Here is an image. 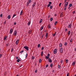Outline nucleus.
<instances>
[{
  "label": "nucleus",
  "mask_w": 76,
  "mask_h": 76,
  "mask_svg": "<svg viewBox=\"0 0 76 76\" xmlns=\"http://www.w3.org/2000/svg\"><path fill=\"white\" fill-rule=\"evenodd\" d=\"M24 48H25V49H26L27 51H29V48L28 46H25L24 47Z\"/></svg>",
  "instance_id": "f257e3e1"
},
{
  "label": "nucleus",
  "mask_w": 76,
  "mask_h": 76,
  "mask_svg": "<svg viewBox=\"0 0 76 76\" xmlns=\"http://www.w3.org/2000/svg\"><path fill=\"white\" fill-rule=\"evenodd\" d=\"M60 51L61 53H62L63 52V49L62 48H61L60 49Z\"/></svg>",
  "instance_id": "f03ea898"
},
{
  "label": "nucleus",
  "mask_w": 76,
  "mask_h": 76,
  "mask_svg": "<svg viewBox=\"0 0 76 76\" xmlns=\"http://www.w3.org/2000/svg\"><path fill=\"white\" fill-rule=\"evenodd\" d=\"M51 4H52V2H49V4L48 5L47 7H50V6H51Z\"/></svg>",
  "instance_id": "7ed1b4c3"
},
{
  "label": "nucleus",
  "mask_w": 76,
  "mask_h": 76,
  "mask_svg": "<svg viewBox=\"0 0 76 76\" xmlns=\"http://www.w3.org/2000/svg\"><path fill=\"white\" fill-rule=\"evenodd\" d=\"M49 57H50V54H48L47 55V56H46V59H48L49 58Z\"/></svg>",
  "instance_id": "20e7f679"
},
{
  "label": "nucleus",
  "mask_w": 76,
  "mask_h": 76,
  "mask_svg": "<svg viewBox=\"0 0 76 76\" xmlns=\"http://www.w3.org/2000/svg\"><path fill=\"white\" fill-rule=\"evenodd\" d=\"M69 4V2H66L64 5V7H67V5H68V4Z\"/></svg>",
  "instance_id": "39448f33"
},
{
  "label": "nucleus",
  "mask_w": 76,
  "mask_h": 76,
  "mask_svg": "<svg viewBox=\"0 0 76 76\" xmlns=\"http://www.w3.org/2000/svg\"><path fill=\"white\" fill-rule=\"evenodd\" d=\"M48 61L49 62V63H52V60L50 58H49L48 59Z\"/></svg>",
  "instance_id": "423d86ee"
},
{
  "label": "nucleus",
  "mask_w": 76,
  "mask_h": 76,
  "mask_svg": "<svg viewBox=\"0 0 76 76\" xmlns=\"http://www.w3.org/2000/svg\"><path fill=\"white\" fill-rule=\"evenodd\" d=\"M17 35V31H15L14 33V36H16Z\"/></svg>",
  "instance_id": "0eeeda50"
},
{
  "label": "nucleus",
  "mask_w": 76,
  "mask_h": 76,
  "mask_svg": "<svg viewBox=\"0 0 76 76\" xmlns=\"http://www.w3.org/2000/svg\"><path fill=\"white\" fill-rule=\"evenodd\" d=\"M57 49H55L53 51V53L54 54H56L57 53Z\"/></svg>",
  "instance_id": "6e6552de"
},
{
  "label": "nucleus",
  "mask_w": 76,
  "mask_h": 76,
  "mask_svg": "<svg viewBox=\"0 0 76 76\" xmlns=\"http://www.w3.org/2000/svg\"><path fill=\"white\" fill-rule=\"evenodd\" d=\"M12 32H13V29L11 28L10 30V33L11 34H12Z\"/></svg>",
  "instance_id": "1a4fd4ad"
},
{
  "label": "nucleus",
  "mask_w": 76,
  "mask_h": 76,
  "mask_svg": "<svg viewBox=\"0 0 76 76\" xmlns=\"http://www.w3.org/2000/svg\"><path fill=\"white\" fill-rule=\"evenodd\" d=\"M31 22L30 21H29L28 22V26H29L30 24H31Z\"/></svg>",
  "instance_id": "9d476101"
},
{
  "label": "nucleus",
  "mask_w": 76,
  "mask_h": 76,
  "mask_svg": "<svg viewBox=\"0 0 76 76\" xmlns=\"http://www.w3.org/2000/svg\"><path fill=\"white\" fill-rule=\"evenodd\" d=\"M48 29H50V28H51V26L50 25V24H48Z\"/></svg>",
  "instance_id": "9b49d317"
},
{
  "label": "nucleus",
  "mask_w": 76,
  "mask_h": 76,
  "mask_svg": "<svg viewBox=\"0 0 76 76\" xmlns=\"http://www.w3.org/2000/svg\"><path fill=\"white\" fill-rule=\"evenodd\" d=\"M21 61L20 60V59H19V58H18V60H17V61L18 63H19V61Z\"/></svg>",
  "instance_id": "f8f14e48"
},
{
  "label": "nucleus",
  "mask_w": 76,
  "mask_h": 76,
  "mask_svg": "<svg viewBox=\"0 0 76 76\" xmlns=\"http://www.w3.org/2000/svg\"><path fill=\"white\" fill-rule=\"evenodd\" d=\"M71 27H72V24H69V26H68V28H71Z\"/></svg>",
  "instance_id": "ddd939ff"
},
{
  "label": "nucleus",
  "mask_w": 76,
  "mask_h": 76,
  "mask_svg": "<svg viewBox=\"0 0 76 76\" xmlns=\"http://www.w3.org/2000/svg\"><path fill=\"white\" fill-rule=\"evenodd\" d=\"M75 64H76V62L75 61L72 63V65H73V66H75Z\"/></svg>",
  "instance_id": "4468645a"
},
{
  "label": "nucleus",
  "mask_w": 76,
  "mask_h": 76,
  "mask_svg": "<svg viewBox=\"0 0 76 76\" xmlns=\"http://www.w3.org/2000/svg\"><path fill=\"white\" fill-rule=\"evenodd\" d=\"M28 32V34H31L32 33V30H29V31Z\"/></svg>",
  "instance_id": "2eb2a0df"
},
{
  "label": "nucleus",
  "mask_w": 76,
  "mask_h": 76,
  "mask_svg": "<svg viewBox=\"0 0 76 76\" xmlns=\"http://www.w3.org/2000/svg\"><path fill=\"white\" fill-rule=\"evenodd\" d=\"M36 3H35V2H34V3H33V5H32V7H34V6H35V4H36Z\"/></svg>",
  "instance_id": "dca6fc26"
},
{
  "label": "nucleus",
  "mask_w": 76,
  "mask_h": 76,
  "mask_svg": "<svg viewBox=\"0 0 76 76\" xmlns=\"http://www.w3.org/2000/svg\"><path fill=\"white\" fill-rule=\"evenodd\" d=\"M56 33L57 32H55V33L54 34H52V36H53V37H54V36L56 35Z\"/></svg>",
  "instance_id": "f3484780"
},
{
  "label": "nucleus",
  "mask_w": 76,
  "mask_h": 76,
  "mask_svg": "<svg viewBox=\"0 0 76 76\" xmlns=\"http://www.w3.org/2000/svg\"><path fill=\"white\" fill-rule=\"evenodd\" d=\"M59 45L60 47H62V45H63L61 44V43H59Z\"/></svg>",
  "instance_id": "a211bd4d"
},
{
  "label": "nucleus",
  "mask_w": 76,
  "mask_h": 76,
  "mask_svg": "<svg viewBox=\"0 0 76 76\" xmlns=\"http://www.w3.org/2000/svg\"><path fill=\"white\" fill-rule=\"evenodd\" d=\"M7 38V36H5L4 37V39L5 41Z\"/></svg>",
  "instance_id": "6ab92c4d"
},
{
  "label": "nucleus",
  "mask_w": 76,
  "mask_h": 76,
  "mask_svg": "<svg viewBox=\"0 0 76 76\" xmlns=\"http://www.w3.org/2000/svg\"><path fill=\"white\" fill-rule=\"evenodd\" d=\"M43 28H44V27L43 26H42L40 28V31H42V30L43 29Z\"/></svg>",
  "instance_id": "aec40b11"
},
{
  "label": "nucleus",
  "mask_w": 76,
  "mask_h": 76,
  "mask_svg": "<svg viewBox=\"0 0 76 76\" xmlns=\"http://www.w3.org/2000/svg\"><path fill=\"white\" fill-rule=\"evenodd\" d=\"M15 16H16V15L15 14H14L12 17V19H13V18Z\"/></svg>",
  "instance_id": "412c9836"
},
{
  "label": "nucleus",
  "mask_w": 76,
  "mask_h": 76,
  "mask_svg": "<svg viewBox=\"0 0 76 76\" xmlns=\"http://www.w3.org/2000/svg\"><path fill=\"white\" fill-rule=\"evenodd\" d=\"M8 18L9 19H10V15H9L8 16Z\"/></svg>",
  "instance_id": "4be33fe9"
},
{
  "label": "nucleus",
  "mask_w": 76,
  "mask_h": 76,
  "mask_svg": "<svg viewBox=\"0 0 76 76\" xmlns=\"http://www.w3.org/2000/svg\"><path fill=\"white\" fill-rule=\"evenodd\" d=\"M69 6L70 7H72V4H69Z\"/></svg>",
  "instance_id": "5701e85b"
},
{
  "label": "nucleus",
  "mask_w": 76,
  "mask_h": 76,
  "mask_svg": "<svg viewBox=\"0 0 76 76\" xmlns=\"http://www.w3.org/2000/svg\"><path fill=\"white\" fill-rule=\"evenodd\" d=\"M68 34H69V35H70V31H69Z\"/></svg>",
  "instance_id": "b1692460"
},
{
  "label": "nucleus",
  "mask_w": 76,
  "mask_h": 76,
  "mask_svg": "<svg viewBox=\"0 0 76 76\" xmlns=\"http://www.w3.org/2000/svg\"><path fill=\"white\" fill-rule=\"evenodd\" d=\"M43 54H44V53L43 51H42L41 53V56H42V55H43Z\"/></svg>",
  "instance_id": "393cba45"
},
{
  "label": "nucleus",
  "mask_w": 76,
  "mask_h": 76,
  "mask_svg": "<svg viewBox=\"0 0 76 76\" xmlns=\"http://www.w3.org/2000/svg\"><path fill=\"white\" fill-rule=\"evenodd\" d=\"M58 22L57 21H56L55 23V25H57V24Z\"/></svg>",
  "instance_id": "a878e982"
},
{
  "label": "nucleus",
  "mask_w": 76,
  "mask_h": 76,
  "mask_svg": "<svg viewBox=\"0 0 76 76\" xmlns=\"http://www.w3.org/2000/svg\"><path fill=\"white\" fill-rule=\"evenodd\" d=\"M42 19H41L39 21V22L40 23H42Z\"/></svg>",
  "instance_id": "bb28decb"
},
{
  "label": "nucleus",
  "mask_w": 76,
  "mask_h": 76,
  "mask_svg": "<svg viewBox=\"0 0 76 76\" xmlns=\"http://www.w3.org/2000/svg\"><path fill=\"white\" fill-rule=\"evenodd\" d=\"M67 42H65L64 44V45L65 46H67Z\"/></svg>",
  "instance_id": "cd10ccee"
},
{
  "label": "nucleus",
  "mask_w": 76,
  "mask_h": 76,
  "mask_svg": "<svg viewBox=\"0 0 76 76\" xmlns=\"http://www.w3.org/2000/svg\"><path fill=\"white\" fill-rule=\"evenodd\" d=\"M41 61H42V59H40L39 60V63H41Z\"/></svg>",
  "instance_id": "c85d7f7f"
},
{
  "label": "nucleus",
  "mask_w": 76,
  "mask_h": 76,
  "mask_svg": "<svg viewBox=\"0 0 76 76\" xmlns=\"http://www.w3.org/2000/svg\"><path fill=\"white\" fill-rule=\"evenodd\" d=\"M50 21H53V18H50Z\"/></svg>",
  "instance_id": "c756f323"
},
{
  "label": "nucleus",
  "mask_w": 76,
  "mask_h": 76,
  "mask_svg": "<svg viewBox=\"0 0 76 76\" xmlns=\"http://www.w3.org/2000/svg\"><path fill=\"white\" fill-rule=\"evenodd\" d=\"M73 35V31H72L71 32V36H72Z\"/></svg>",
  "instance_id": "7c9ffc66"
},
{
  "label": "nucleus",
  "mask_w": 76,
  "mask_h": 76,
  "mask_svg": "<svg viewBox=\"0 0 76 76\" xmlns=\"http://www.w3.org/2000/svg\"><path fill=\"white\" fill-rule=\"evenodd\" d=\"M50 67H53V64H51L50 65Z\"/></svg>",
  "instance_id": "2f4dec72"
},
{
  "label": "nucleus",
  "mask_w": 76,
  "mask_h": 76,
  "mask_svg": "<svg viewBox=\"0 0 76 76\" xmlns=\"http://www.w3.org/2000/svg\"><path fill=\"white\" fill-rule=\"evenodd\" d=\"M44 34H42V36H41L42 39V38H43L44 37Z\"/></svg>",
  "instance_id": "473e14b6"
},
{
  "label": "nucleus",
  "mask_w": 76,
  "mask_h": 76,
  "mask_svg": "<svg viewBox=\"0 0 76 76\" xmlns=\"http://www.w3.org/2000/svg\"><path fill=\"white\" fill-rule=\"evenodd\" d=\"M37 47L38 48H39L40 47V44H39L37 45Z\"/></svg>",
  "instance_id": "72a5a7b5"
},
{
  "label": "nucleus",
  "mask_w": 76,
  "mask_h": 76,
  "mask_svg": "<svg viewBox=\"0 0 76 76\" xmlns=\"http://www.w3.org/2000/svg\"><path fill=\"white\" fill-rule=\"evenodd\" d=\"M45 36L46 37V38H47V36H48V33H46V34Z\"/></svg>",
  "instance_id": "f704fd0d"
},
{
  "label": "nucleus",
  "mask_w": 76,
  "mask_h": 76,
  "mask_svg": "<svg viewBox=\"0 0 76 76\" xmlns=\"http://www.w3.org/2000/svg\"><path fill=\"white\" fill-rule=\"evenodd\" d=\"M24 51L23 50H22L20 52V53H22Z\"/></svg>",
  "instance_id": "c9c22d12"
},
{
  "label": "nucleus",
  "mask_w": 76,
  "mask_h": 76,
  "mask_svg": "<svg viewBox=\"0 0 76 76\" xmlns=\"http://www.w3.org/2000/svg\"><path fill=\"white\" fill-rule=\"evenodd\" d=\"M63 13L62 12L61 15H60V17H62V16H62V15H63Z\"/></svg>",
  "instance_id": "e433bc0d"
},
{
  "label": "nucleus",
  "mask_w": 76,
  "mask_h": 76,
  "mask_svg": "<svg viewBox=\"0 0 76 76\" xmlns=\"http://www.w3.org/2000/svg\"><path fill=\"white\" fill-rule=\"evenodd\" d=\"M58 67L59 69H60V68H61V66H60L59 65H58Z\"/></svg>",
  "instance_id": "4c0bfd02"
},
{
  "label": "nucleus",
  "mask_w": 76,
  "mask_h": 76,
  "mask_svg": "<svg viewBox=\"0 0 76 76\" xmlns=\"http://www.w3.org/2000/svg\"><path fill=\"white\" fill-rule=\"evenodd\" d=\"M2 16H3V14H1L0 15V17H1V18H2Z\"/></svg>",
  "instance_id": "58836bf2"
},
{
  "label": "nucleus",
  "mask_w": 76,
  "mask_h": 76,
  "mask_svg": "<svg viewBox=\"0 0 76 76\" xmlns=\"http://www.w3.org/2000/svg\"><path fill=\"white\" fill-rule=\"evenodd\" d=\"M31 0H29L28 1V3H31Z\"/></svg>",
  "instance_id": "ea45409f"
},
{
  "label": "nucleus",
  "mask_w": 76,
  "mask_h": 76,
  "mask_svg": "<svg viewBox=\"0 0 76 76\" xmlns=\"http://www.w3.org/2000/svg\"><path fill=\"white\" fill-rule=\"evenodd\" d=\"M62 3H60L59 4V6L60 7H61V4Z\"/></svg>",
  "instance_id": "a19ab883"
},
{
  "label": "nucleus",
  "mask_w": 76,
  "mask_h": 76,
  "mask_svg": "<svg viewBox=\"0 0 76 76\" xmlns=\"http://www.w3.org/2000/svg\"><path fill=\"white\" fill-rule=\"evenodd\" d=\"M29 3L28 2H27V5L26 6H28V5H29Z\"/></svg>",
  "instance_id": "79ce46f5"
},
{
  "label": "nucleus",
  "mask_w": 76,
  "mask_h": 76,
  "mask_svg": "<svg viewBox=\"0 0 76 76\" xmlns=\"http://www.w3.org/2000/svg\"><path fill=\"white\" fill-rule=\"evenodd\" d=\"M50 9H52V8H53V6H51L50 7Z\"/></svg>",
  "instance_id": "37998d69"
},
{
  "label": "nucleus",
  "mask_w": 76,
  "mask_h": 76,
  "mask_svg": "<svg viewBox=\"0 0 76 76\" xmlns=\"http://www.w3.org/2000/svg\"><path fill=\"white\" fill-rule=\"evenodd\" d=\"M34 58H35V57H34V56H32V59L33 60V59H34Z\"/></svg>",
  "instance_id": "c03bdc74"
},
{
  "label": "nucleus",
  "mask_w": 76,
  "mask_h": 76,
  "mask_svg": "<svg viewBox=\"0 0 76 76\" xmlns=\"http://www.w3.org/2000/svg\"><path fill=\"white\" fill-rule=\"evenodd\" d=\"M15 44L16 45H18V42L17 41H16L15 42Z\"/></svg>",
  "instance_id": "a18cd8bd"
},
{
  "label": "nucleus",
  "mask_w": 76,
  "mask_h": 76,
  "mask_svg": "<svg viewBox=\"0 0 76 76\" xmlns=\"http://www.w3.org/2000/svg\"><path fill=\"white\" fill-rule=\"evenodd\" d=\"M14 58V57L13 56H12L11 58V60H13Z\"/></svg>",
  "instance_id": "49530a36"
},
{
  "label": "nucleus",
  "mask_w": 76,
  "mask_h": 76,
  "mask_svg": "<svg viewBox=\"0 0 76 76\" xmlns=\"http://www.w3.org/2000/svg\"><path fill=\"white\" fill-rule=\"evenodd\" d=\"M66 63H67V61H68V59H66L65 61Z\"/></svg>",
  "instance_id": "de8ad7c7"
},
{
  "label": "nucleus",
  "mask_w": 76,
  "mask_h": 76,
  "mask_svg": "<svg viewBox=\"0 0 76 76\" xmlns=\"http://www.w3.org/2000/svg\"><path fill=\"white\" fill-rule=\"evenodd\" d=\"M44 47H42L41 48L42 50H44Z\"/></svg>",
  "instance_id": "09e8293b"
},
{
  "label": "nucleus",
  "mask_w": 76,
  "mask_h": 76,
  "mask_svg": "<svg viewBox=\"0 0 76 76\" xmlns=\"http://www.w3.org/2000/svg\"><path fill=\"white\" fill-rule=\"evenodd\" d=\"M66 76H69V73H68L67 74V75Z\"/></svg>",
  "instance_id": "8fccbe9b"
},
{
  "label": "nucleus",
  "mask_w": 76,
  "mask_h": 76,
  "mask_svg": "<svg viewBox=\"0 0 76 76\" xmlns=\"http://www.w3.org/2000/svg\"><path fill=\"white\" fill-rule=\"evenodd\" d=\"M66 1H67V0H65L64 1V3H66Z\"/></svg>",
  "instance_id": "3c124183"
},
{
  "label": "nucleus",
  "mask_w": 76,
  "mask_h": 76,
  "mask_svg": "<svg viewBox=\"0 0 76 76\" xmlns=\"http://www.w3.org/2000/svg\"><path fill=\"white\" fill-rule=\"evenodd\" d=\"M72 13H73V14H75V11H74Z\"/></svg>",
  "instance_id": "603ef678"
},
{
  "label": "nucleus",
  "mask_w": 76,
  "mask_h": 76,
  "mask_svg": "<svg viewBox=\"0 0 76 76\" xmlns=\"http://www.w3.org/2000/svg\"><path fill=\"white\" fill-rule=\"evenodd\" d=\"M35 73H37V70H35Z\"/></svg>",
  "instance_id": "864d4df0"
},
{
  "label": "nucleus",
  "mask_w": 76,
  "mask_h": 76,
  "mask_svg": "<svg viewBox=\"0 0 76 76\" xmlns=\"http://www.w3.org/2000/svg\"><path fill=\"white\" fill-rule=\"evenodd\" d=\"M48 66V64H47L46 66V67H47Z\"/></svg>",
  "instance_id": "5fc2aeb1"
},
{
  "label": "nucleus",
  "mask_w": 76,
  "mask_h": 76,
  "mask_svg": "<svg viewBox=\"0 0 76 76\" xmlns=\"http://www.w3.org/2000/svg\"><path fill=\"white\" fill-rule=\"evenodd\" d=\"M13 51V48H12L11 51Z\"/></svg>",
  "instance_id": "6e6d98bb"
},
{
  "label": "nucleus",
  "mask_w": 76,
  "mask_h": 76,
  "mask_svg": "<svg viewBox=\"0 0 76 76\" xmlns=\"http://www.w3.org/2000/svg\"><path fill=\"white\" fill-rule=\"evenodd\" d=\"M70 42L71 43L72 42H73V41L71 40H70Z\"/></svg>",
  "instance_id": "4d7b16f0"
},
{
  "label": "nucleus",
  "mask_w": 76,
  "mask_h": 76,
  "mask_svg": "<svg viewBox=\"0 0 76 76\" xmlns=\"http://www.w3.org/2000/svg\"><path fill=\"white\" fill-rule=\"evenodd\" d=\"M67 31V29L66 28L65 30V32H66V31Z\"/></svg>",
  "instance_id": "13d9d810"
},
{
  "label": "nucleus",
  "mask_w": 76,
  "mask_h": 76,
  "mask_svg": "<svg viewBox=\"0 0 76 76\" xmlns=\"http://www.w3.org/2000/svg\"><path fill=\"white\" fill-rule=\"evenodd\" d=\"M60 62L61 63H62V62H63V60H61Z\"/></svg>",
  "instance_id": "bf43d9fd"
},
{
  "label": "nucleus",
  "mask_w": 76,
  "mask_h": 76,
  "mask_svg": "<svg viewBox=\"0 0 76 76\" xmlns=\"http://www.w3.org/2000/svg\"><path fill=\"white\" fill-rule=\"evenodd\" d=\"M28 56V54H26V57H27V56Z\"/></svg>",
  "instance_id": "052dcab7"
},
{
  "label": "nucleus",
  "mask_w": 76,
  "mask_h": 76,
  "mask_svg": "<svg viewBox=\"0 0 76 76\" xmlns=\"http://www.w3.org/2000/svg\"><path fill=\"white\" fill-rule=\"evenodd\" d=\"M6 21H5L4 22V24L5 25V24H6Z\"/></svg>",
  "instance_id": "680f3d73"
},
{
  "label": "nucleus",
  "mask_w": 76,
  "mask_h": 76,
  "mask_svg": "<svg viewBox=\"0 0 76 76\" xmlns=\"http://www.w3.org/2000/svg\"><path fill=\"white\" fill-rule=\"evenodd\" d=\"M1 54H0V58H1Z\"/></svg>",
  "instance_id": "e2e57ef3"
},
{
  "label": "nucleus",
  "mask_w": 76,
  "mask_h": 76,
  "mask_svg": "<svg viewBox=\"0 0 76 76\" xmlns=\"http://www.w3.org/2000/svg\"><path fill=\"white\" fill-rule=\"evenodd\" d=\"M14 24L15 25H16V22H15L14 23Z\"/></svg>",
  "instance_id": "0e129e2a"
},
{
  "label": "nucleus",
  "mask_w": 76,
  "mask_h": 76,
  "mask_svg": "<svg viewBox=\"0 0 76 76\" xmlns=\"http://www.w3.org/2000/svg\"><path fill=\"white\" fill-rule=\"evenodd\" d=\"M70 7H68V9L69 10H70Z\"/></svg>",
  "instance_id": "69168bd1"
},
{
  "label": "nucleus",
  "mask_w": 76,
  "mask_h": 76,
  "mask_svg": "<svg viewBox=\"0 0 76 76\" xmlns=\"http://www.w3.org/2000/svg\"><path fill=\"white\" fill-rule=\"evenodd\" d=\"M19 41V39L17 40L16 41H17V42H18Z\"/></svg>",
  "instance_id": "338daca9"
},
{
  "label": "nucleus",
  "mask_w": 76,
  "mask_h": 76,
  "mask_svg": "<svg viewBox=\"0 0 76 76\" xmlns=\"http://www.w3.org/2000/svg\"><path fill=\"white\" fill-rule=\"evenodd\" d=\"M75 51H76V48L75 49Z\"/></svg>",
  "instance_id": "774afa93"
}]
</instances>
